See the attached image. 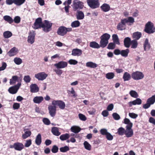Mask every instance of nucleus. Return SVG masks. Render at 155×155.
Returning <instances> with one entry per match:
<instances>
[{
	"label": "nucleus",
	"instance_id": "1",
	"mask_svg": "<svg viewBox=\"0 0 155 155\" xmlns=\"http://www.w3.org/2000/svg\"><path fill=\"white\" fill-rule=\"evenodd\" d=\"M83 3L78 0H74L73 2L72 7L74 11L80 10L83 8Z\"/></svg>",
	"mask_w": 155,
	"mask_h": 155
},
{
	"label": "nucleus",
	"instance_id": "2",
	"mask_svg": "<svg viewBox=\"0 0 155 155\" xmlns=\"http://www.w3.org/2000/svg\"><path fill=\"white\" fill-rule=\"evenodd\" d=\"M52 23L47 20H45L44 23H43V25L42 28L43 30L46 32H48L50 31L51 29Z\"/></svg>",
	"mask_w": 155,
	"mask_h": 155
},
{
	"label": "nucleus",
	"instance_id": "3",
	"mask_svg": "<svg viewBox=\"0 0 155 155\" xmlns=\"http://www.w3.org/2000/svg\"><path fill=\"white\" fill-rule=\"evenodd\" d=\"M145 31L148 33H152L155 32V28L152 22L149 21L146 24Z\"/></svg>",
	"mask_w": 155,
	"mask_h": 155
},
{
	"label": "nucleus",
	"instance_id": "4",
	"mask_svg": "<svg viewBox=\"0 0 155 155\" xmlns=\"http://www.w3.org/2000/svg\"><path fill=\"white\" fill-rule=\"evenodd\" d=\"M155 103V95L148 98L147 103L143 105V107L144 109H147L151 105Z\"/></svg>",
	"mask_w": 155,
	"mask_h": 155
},
{
	"label": "nucleus",
	"instance_id": "5",
	"mask_svg": "<svg viewBox=\"0 0 155 155\" xmlns=\"http://www.w3.org/2000/svg\"><path fill=\"white\" fill-rule=\"evenodd\" d=\"M87 2L88 5L92 8H96L99 6L98 0H87Z\"/></svg>",
	"mask_w": 155,
	"mask_h": 155
},
{
	"label": "nucleus",
	"instance_id": "6",
	"mask_svg": "<svg viewBox=\"0 0 155 155\" xmlns=\"http://www.w3.org/2000/svg\"><path fill=\"white\" fill-rule=\"evenodd\" d=\"M131 76L134 80H138L142 79L144 78V75L141 72L136 71L132 73Z\"/></svg>",
	"mask_w": 155,
	"mask_h": 155
},
{
	"label": "nucleus",
	"instance_id": "7",
	"mask_svg": "<svg viewBox=\"0 0 155 155\" xmlns=\"http://www.w3.org/2000/svg\"><path fill=\"white\" fill-rule=\"evenodd\" d=\"M21 85V83L19 82L16 85L10 87L8 90V91L11 94H15L18 91Z\"/></svg>",
	"mask_w": 155,
	"mask_h": 155
},
{
	"label": "nucleus",
	"instance_id": "8",
	"mask_svg": "<svg viewBox=\"0 0 155 155\" xmlns=\"http://www.w3.org/2000/svg\"><path fill=\"white\" fill-rule=\"evenodd\" d=\"M43 25L42 19L41 18H38L35 20L33 27L34 29H36L42 28Z\"/></svg>",
	"mask_w": 155,
	"mask_h": 155
},
{
	"label": "nucleus",
	"instance_id": "9",
	"mask_svg": "<svg viewBox=\"0 0 155 155\" xmlns=\"http://www.w3.org/2000/svg\"><path fill=\"white\" fill-rule=\"evenodd\" d=\"M52 104L53 106H58L61 109H64L65 107V104L64 102L61 101H53Z\"/></svg>",
	"mask_w": 155,
	"mask_h": 155
},
{
	"label": "nucleus",
	"instance_id": "10",
	"mask_svg": "<svg viewBox=\"0 0 155 155\" xmlns=\"http://www.w3.org/2000/svg\"><path fill=\"white\" fill-rule=\"evenodd\" d=\"M48 76V74L44 72H39L35 74V77L39 81H43Z\"/></svg>",
	"mask_w": 155,
	"mask_h": 155
},
{
	"label": "nucleus",
	"instance_id": "11",
	"mask_svg": "<svg viewBox=\"0 0 155 155\" xmlns=\"http://www.w3.org/2000/svg\"><path fill=\"white\" fill-rule=\"evenodd\" d=\"M126 20H124V19H121L120 22L117 26V29L120 31L124 30L126 28Z\"/></svg>",
	"mask_w": 155,
	"mask_h": 155
},
{
	"label": "nucleus",
	"instance_id": "12",
	"mask_svg": "<svg viewBox=\"0 0 155 155\" xmlns=\"http://www.w3.org/2000/svg\"><path fill=\"white\" fill-rule=\"evenodd\" d=\"M54 65L58 69L64 68L67 67L68 63L66 61H61L54 64Z\"/></svg>",
	"mask_w": 155,
	"mask_h": 155
},
{
	"label": "nucleus",
	"instance_id": "13",
	"mask_svg": "<svg viewBox=\"0 0 155 155\" xmlns=\"http://www.w3.org/2000/svg\"><path fill=\"white\" fill-rule=\"evenodd\" d=\"M18 52V50L17 48L14 47L11 48L7 53V54L9 57L14 56L17 54Z\"/></svg>",
	"mask_w": 155,
	"mask_h": 155
},
{
	"label": "nucleus",
	"instance_id": "14",
	"mask_svg": "<svg viewBox=\"0 0 155 155\" xmlns=\"http://www.w3.org/2000/svg\"><path fill=\"white\" fill-rule=\"evenodd\" d=\"M82 54V51L80 49L75 48L72 51L71 55L73 56L79 57L81 56Z\"/></svg>",
	"mask_w": 155,
	"mask_h": 155
},
{
	"label": "nucleus",
	"instance_id": "15",
	"mask_svg": "<svg viewBox=\"0 0 155 155\" xmlns=\"http://www.w3.org/2000/svg\"><path fill=\"white\" fill-rule=\"evenodd\" d=\"M35 35L34 32H30L28 37L27 41L31 44L35 42Z\"/></svg>",
	"mask_w": 155,
	"mask_h": 155
},
{
	"label": "nucleus",
	"instance_id": "16",
	"mask_svg": "<svg viewBox=\"0 0 155 155\" xmlns=\"http://www.w3.org/2000/svg\"><path fill=\"white\" fill-rule=\"evenodd\" d=\"M48 109L50 115L54 117L55 115L56 108V106L50 105L48 107Z\"/></svg>",
	"mask_w": 155,
	"mask_h": 155
},
{
	"label": "nucleus",
	"instance_id": "17",
	"mask_svg": "<svg viewBox=\"0 0 155 155\" xmlns=\"http://www.w3.org/2000/svg\"><path fill=\"white\" fill-rule=\"evenodd\" d=\"M13 147L15 150L21 151L24 148V146L22 143L17 142L14 144Z\"/></svg>",
	"mask_w": 155,
	"mask_h": 155
},
{
	"label": "nucleus",
	"instance_id": "18",
	"mask_svg": "<svg viewBox=\"0 0 155 155\" xmlns=\"http://www.w3.org/2000/svg\"><path fill=\"white\" fill-rule=\"evenodd\" d=\"M131 128H126L124 134L127 137H130L133 135V131Z\"/></svg>",
	"mask_w": 155,
	"mask_h": 155
},
{
	"label": "nucleus",
	"instance_id": "19",
	"mask_svg": "<svg viewBox=\"0 0 155 155\" xmlns=\"http://www.w3.org/2000/svg\"><path fill=\"white\" fill-rule=\"evenodd\" d=\"M24 133L22 135V137L23 139H26L30 136L31 134V131L28 130V129H26L25 127L24 128Z\"/></svg>",
	"mask_w": 155,
	"mask_h": 155
},
{
	"label": "nucleus",
	"instance_id": "20",
	"mask_svg": "<svg viewBox=\"0 0 155 155\" xmlns=\"http://www.w3.org/2000/svg\"><path fill=\"white\" fill-rule=\"evenodd\" d=\"M141 100L139 98H137L134 101L129 102L128 104L129 107H131L133 105H140L141 104Z\"/></svg>",
	"mask_w": 155,
	"mask_h": 155
},
{
	"label": "nucleus",
	"instance_id": "21",
	"mask_svg": "<svg viewBox=\"0 0 155 155\" xmlns=\"http://www.w3.org/2000/svg\"><path fill=\"white\" fill-rule=\"evenodd\" d=\"M58 34L61 36H63L66 34L65 27L64 26H61L60 27L57 31Z\"/></svg>",
	"mask_w": 155,
	"mask_h": 155
},
{
	"label": "nucleus",
	"instance_id": "22",
	"mask_svg": "<svg viewBox=\"0 0 155 155\" xmlns=\"http://www.w3.org/2000/svg\"><path fill=\"white\" fill-rule=\"evenodd\" d=\"M30 91L32 93H36L39 91V88L35 84H32L30 85Z\"/></svg>",
	"mask_w": 155,
	"mask_h": 155
},
{
	"label": "nucleus",
	"instance_id": "23",
	"mask_svg": "<svg viewBox=\"0 0 155 155\" xmlns=\"http://www.w3.org/2000/svg\"><path fill=\"white\" fill-rule=\"evenodd\" d=\"M101 10L104 12H107L110 10V6L106 3L103 4L101 7Z\"/></svg>",
	"mask_w": 155,
	"mask_h": 155
},
{
	"label": "nucleus",
	"instance_id": "24",
	"mask_svg": "<svg viewBox=\"0 0 155 155\" xmlns=\"http://www.w3.org/2000/svg\"><path fill=\"white\" fill-rule=\"evenodd\" d=\"M43 100L44 98L42 96H36L33 98V101L36 104H40Z\"/></svg>",
	"mask_w": 155,
	"mask_h": 155
},
{
	"label": "nucleus",
	"instance_id": "25",
	"mask_svg": "<svg viewBox=\"0 0 155 155\" xmlns=\"http://www.w3.org/2000/svg\"><path fill=\"white\" fill-rule=\"evenodd\" d=\"M86 66L88 68H95L97 67V64L92 62L89 61L86 63Z\"/></svg>",
	"mask_w": 155,
	"mask_h": 155
},
{
	"label": "nucleus",
	"instance_id": "26",
	"mask_svg": "<svg viewBox=\"0 0 155 155\" xmlns=\"http://www.w3.org/2000/svg\"><path fill=\"white\" fill-rule=\"evenodd\" d=\"M124 123L127 125L126 128H132L133 126V124L130 120L127 118H125L124 120Z\"/></svg>",
	"mask_w": 155,
	"mask_h": 155
},
{
	"label": "nucleus",
	"instance_id": "27",
	"mask_svg": "<svg viewBox=\"0 0 155 155\" xmlns=\"http://www.w3.org/2000/svg\"><path fill=\"white\" fill-rule=\"evenodd\" d=\"M51 132L54 135L56 136H58L61 134V133L59 132L58 128L55 127L52 128Z\"/></svg>",
	"mask_w": 155,
	"mask_h": 155
},
{
	"label": "nucleus",
	"instance_id": "28",
	"mask_svg": "<svg viewBox=\"0 0 155 155\" xmlns=\"http://www.w3.org/2000/svg\"><path fill=\"white\" fill-rule=\"evenodd\" d=\"M131 41V39L130 38H126L124 41V44L125 46L127 48H129L130 46Z\"/></svg>",
	"mask_w": 155,
	"mask_h": 155
},
{
	"label": "nucleus",
	"instance_id": "29",
	"mask_svg": "<svg viewBox=\"0 0 155 155\" xmlns=\"http://www.w3.org/2000/svg\"><path fill=\"white\" fill-rule=\"evenodd\" d=\"M90 46L93 48L98 49L100 48V45L95 41H92L90 42Z\"/></svg>",
	"mask_w": 155,
	"mask_h": 155
},
{
	"label": "nucleus",
	"instance_id": "30",
	"mask_svg": "<svg viewBox=\"0 0 155 155\" xmlns=\"http://www.w3.org/2000/svg\"><path fill=\"white\" fill-rule=\"evenodd\" d=\"M19 77L16 76H13L12 78L10 80V84L11 85L16 83L19 79Z\"/></svg>",
	"mask_w": 155,
	"mask_h": 155
},
{
	"label": "nucleus",
	"instance_id": "31",
	"mask_svg": "<svg viewBox=\"0 0 155 155\" xmlns=\"http://www.w3.org/2000/svg\"><path fill=\"white\" fill-rule=\"evenodd\" d=\"M3 19L9 24H11L13 22L12 18L9 15H5L3 17Z\"/></svg>",
	"mask_w": 155,
	"mask_h": 155
},
{
	"label": "nucleus",
	"instance_id": "32",
	"mask_svg": "<svg viewBox=\"0 0 155 155\" xmlns=\"http://www.w3.org/2000/svg\"><path fill=\"white\" fill-rule=\"evenodd\" d=\"M131 75L127 72H125L124 73L123 76V79L124 81H128L131 78Z\"/></svg>",
	"mask_w": 155,
	"mask_h": 155
},
{
	"label": "nucleus",
	"instance_id": "33",
	"mask_svg": "<svg viewBox=\"0 0 155 155\" xmlns=\"http://www.w3.org/2000/svg\"><path fill=\"white\" fill-rule=\"evenodd\" d=\"M84 15L81 11H78L77 14V18L78 20L82 19L84 18Z\"/></svg>",
	"mask_w": 155,
	"mask_h": 155
},
{
	"label": "nucleus",
	"instance_id": "34",
	"mask_svg": "<svg viewBox=\"0 0 155 155\" xmlns=\"http://www.w3.org/2000/svg\"><path fill=\"white\" fill-rule=\"evenodd\" d=\"M108 43V41L105 40L101 39V41L100 43V47L103 48L105 47Z\"/></svg>",
	"mask_w": 155,
	"mask_h": 155
},
{
	"label": "nucleus",
	"instance_id": "35",
	"mask_svg": "<svg viewBox=\"0 0 155 155\" xmlns=\"http://www.w3.org/2000/svg\"><path fill=\"white\" fill-rule=\"evenodd\" d=\"M70 137V135L68 134H65L61 135L60 137V139L62 141H64L68 139Z\"/></svg>",
	"mask_w": 155,
	"mask_h": 155
},
{
	"label": "nucleus",
	"instance_id": "36",
	"mask_svg": "<svg viewBox=\"0 0 155 155\" xmlns=\"http://www.w3.org/2000/svg\"><path fill=\"white\" fill-rule=\"evenodd\" d=\"M12 33L9 31H5L3 33V37L5 38H8L11 37L12 36Z\"/></svg>",
	"mask_w": 155,
	"mask_h": 155
},
{
	"label": "nucleus",
	"instance_id": "37",
	"mask_svg": "<svg viewBox=\"0 0 155 155\" xmlns=\"http://www.w3.org/2000/svg\"><path fill=\"white\" fill-rule=\"evenodd\" d=\"M41 142V136L40 134L37 136L35 139V143L38 145H40Z\"/></svg>",
	"mask_w": 155,
	"mask_h": 155
},
{
	"label": "nucleus",
	"instance_id": "38",
	"mask_svg": "<svg viewBox=\"0 0 155 155\" xmlns=\"http://www.w3.org/2000/svg\"><path fill=\"white\" fill-rule=\"evenodd\" d=\"M112 39L114 43L117 45L120 44V42L117 35L116 34H114L112 35Z\"/></svg>",
	"mask_w": 155,
	"mask_h": 155
},
{
	"label": "nucleus",
	"instance_id": "39",
	"mask_svg": "<svg viewBox=\"0 0 155 155\" xmlns=\"http://www.w3.org/2000/svg\"><path fill=\"white\" fill-rule=\"evenodd\" d=\"M110 36L109 34L106 33L103 34L101 37L100 38L108 41V40L110 39Z\"/></svg>",
	"mask_w": 155,
	"mask_h": 155
},
{
	"label": "nucleus",
	"instance_id": "40",
	"mask_svg": "<svg viewBox=\"0 0 155 155\" xmlns=\"http://www.w3.org/2000/svg\"><path fill=\"white\" fill-rule=\"evenodd\" d=\"M25 0H14V4L17 6H20L24 3Z\"/></svg>",
	"mask_w": 155,
	"mask_h": 155
},
{
	"label": "nucleus",
	"instance_id": "41",
	"mask_svg": "<svg viewBox=\"0 0 155 155\" xmlns=\"http://www.w3.org/2000/svg\"><path fill=\"white\" fill-rule=\"evenodd\" d=\"M129 52V49H127L124 50H122L121 51L120 54L123 57H126L128 56Z\"/></svg>",
	"mask_w": 155,
	"mask_h": 155
},
{
	"label": "nucleus",
	"instance_id": "42",
	"mask_svg": "<svg viewBox=\"0 0 155 155\" xmlns=\"http://www.w3.org/2000/svg\"><path fill=\"white\" fill-rule=\"evenodd\" d=\"M144 47L145 50H148L150 48V45L148 43V40L147 38L145 40Z\"/></svg>",
	"mask_w": 155,
	"mask_h": 155
},
{
	"label": "nucleus",
	"instance_id": "43",
	"mask_svg": "<svg viewBox=\"0 0 155 155\" xmlns=\"http://www.w3.org/2000/svg\"><path fill=\"white\" fill-rule=\"evenodd\" d=\"M141 34L140 32H137L133 33V37L134 38L138 40L141 37Z\"/></svg>",
	"mask_w": 155,
	"mask_h": 155
},
{
	"label": "nucleus",
	"instance_id": "44",
	"mask_svg": "<svg viewBox=\"0 0 155 155\" xmlns=\"http://www.w3.org/2000/svg\"><path fill=\"white\" fill-rule=\"evenodd\" d=\"M71 130L72 132L76 133L80 132L81 130L79 127L76 126H74L71 128Z\"/></svg>",
	"mask_w": 155,
	"mask_h": 155
},
{
	"label": "nucleus",
	"instance_id": "45",
	"mask_svg": "<svg viewBox=\"0 0 155 155\" xmlns=\"http://www.w3.org/2000/svg\"><path fill=\"white\" fill-rule=\"evenodd\" d=\"M14 61L17 65H20L22 62V59L16 57L14 59Z\"/></svg>",
	"mask_w": 155,
	"mask_h": 155
},
{
	"label": "nucleus",
	"instance_id": "46",
	"mask_svg": "<svg viewBox=\"0 0 155 155\" xmlns=\"http://www.w3.org/2000/svg\"><path fill=\"white\" fill-rule=\"evenodd\" d=\"M130 44L131 45L132 48H135L138 45L137 41L136 40H134L131 41Z\"/></svg>",
	"mask_w": 155,
	"mask_h": 155
},
{
	"label": "nucleus",
	"instance_id": "47",
	"mask_svg": "<svg viewBox=\"0 0 155 155\" xmlns=\"http://www.w3.org/2000/svg\"><path fill=\"white\" fill-rule=\"evenodd\" d=\"M80 25V23L78 21H75L72 22L71 26L72 28H76L79 27Z\"/></svg>",
	"mask_w": 155,
	"mask_h": 155
},
{
	"label": "nucleus",
	"instance_id": "48",
	"mask_svg": "<svg viewBox=\"0 0 155 155\" xmlns=\"http://www.w3.org/2000/svg\"><path fill=\"white\" fill-rule=\"evenodd\" d=\"M84 145L85 149L88 150H91V146L87 141L84 142Z\"/></svg>",
	"mask_w": 155,
	"mask_h": 155
},
{
	"label": "nucleus",
	"instance_id": "49",
	"mask_svg": "<svg viewBox=\"0 0 155 155\" xmlns=\"http://www.w3.org/2000/svg\"><path fill=\"white\" fill-rule=\"evenodd\" d=\"M129 94L130 95L133 97L137 98L138 96L137 93L134 90L131 91L129 92Z\"/></svg>",
	"mask_w": 155,
	"mask_h": 155
},
{
	"label": "nucleus",
	"instance_id": "50",
	"mask_svg": "<svg viewBox=\"0 0 155 155\" xmlns=\"http://www.w3.org/2000/svg\"><path fill=\"white\" fill-rule=\"evenodd\" d=\"M114 76V74L113 72L109 73L106 74V77L108 79H111L113 78Z\"/></svg>",
	"mask_w": 155,
	"mask_h": 155
},
{
	"label": "nucleus",
	"instance_id": "51",
	"mask_svg": "<svg viewBox=\"0 0 155 155\" xmlns=\"http://www.w3.org/2000/svg\"><path fill=\"white\" fill-rule=\"evenodd\" d=\"M125 130L124 128L121 127L118 129L117 133L120 135H123L125 134Z\"/></svg>",
	"mask_w": 155,
	"mask_h": 155
},
{
	"label": "nucleus",
	"instance_id": "52",
	"mask_svg": "<svg viewBox=\"0 0 155 155\" xmlns=\"http://www.w3.org/2000/svg\"><path fill=\"white\" fill-rule=\"evenodd\" d=\"M124 19L126 20V23L129 22L133 23L134 22V18L131 17H129L127 18H124Z\"/></svg>",
	"mask_w": 155,
	"mask_h": 155
},
{
	"label": "nucleus",
	"instance_id": "53",
	"mask_svg": "<svg viewBox=\"0 0 155 155\" xmlns=\"http://www.w3.org/2000/svg\"><path fill=\"white\" fill-rule=\"evenodd\" d=\"M69 147L67 146H65L63 147H61L60 148V150L61 152H65L69 150Z\"/></svg>",
	"mask_w": 155,
	"mask_h": 155
},
{
	"label": "nucleus",
	"instance_id": "54",
	"mask_svg": "<svg viewBox=\"0 0 155 155\" xmlns=\"http://www.w3.org/2000/svg\"><path fill=\"white\" fill-rule=\"evenodd\" d=\"M31 78L29 75H27L24 77L23 80L26 83H29L31 80Z\"/></svg>",
	"mask_w": 155,
	"mask_h": 155
},
{
	"label": "nucleus",
	"instance_id": "55",
	"mask_svg": "<svg viewBox=\"0 0 155 155\" xmlns=\"http://www.w3.org/2000/svg\"><path fill=\"white\" fill-rule=\"evenodd\" d=\"M13 22L16 24L19 23L21 21V18L19 16H16L15 17L14 19H13Z\"/></svg>",
	"mask_w": 155,
	"mask_h": 155
},
{
	"label": "nucleus",
	"instance_id": "56",
	"mask_svg": "<svg viewBox=\"0 0 155 155\" xmlns=\"http://www.w3.org/2000/svg\"><path fill=\"white\" fill-rule=\"evenodd\" d=\"M112 116L114 119L116 120H118L120 119V115L116 113H113Z\"/></svg>",
	"mask_w": 155,
	"mask_h": 155
},
{
	"label": "nucleus",
	"instance_id": "57",
	"mask_svg": "<svg viewBox=\"0 0 155 155\" xmlns=\"http://www.w3.org/2000/svg\"><path fill=\"white\" fill-rule=\"evenodd\" d=\"M100 133L102 135H106L109 133L108 132L107 129L105 128L101 129L100 130Z\"/></svg>",
	"mask_w": 155,
	"mask_h": 155
},
{
	"label": "nucleus",
	"instance_id": "58",
	"mask_svg": "<svg viewBox=\"0 0 155 155\" xmlns=\"http://www.w3.org/2000/svg\"><path fill=\"white\" fill-rule=\"evenodd\" d=\"M78 117L79 119L82 121H85L87 119V118L86 116L82 114H79Z\"/></svg>",
	"mask_w": 155,
	"mask_h": 155
},
{
	"label": "nucleus",
	"instance_id": "59",
	"mask_svg": "<svg viewBox=\"0 0 155 155\" xmlns=\"http://www.w3.org/2000/svg\"><path fill=\"white\" fill-rule=\"evenodd\" d=\"M129 116L130 118L134 119H136L138 117V115L134 113H129Z\"/></svg>",
	"mask_w": 155,
	"mask_h": 155
},
{
	"label": "nucleus",
	"instance_id": "60",
	"mask_svg": "<svg viewBox=\"0 0 155 155\" xmlns=\"http://www.w3.org/2000/svg\"><path fill=\"white\" fill-rule=\"evenodd\" d=\"M115 45L114 43H110L108 45L107 48L109 49H113L115 48Z\"/></svg>",
	"mask_w": 155,
	"mask_h": 155
},
{
	"label": "nucleus",
	"instance_id": "61",
	"mask_svg": "<svg viewBox=\"0 0 155 155\" xmlns=\"http://www.w3.org/2000/svg\"><path fill=\"white\" fill-rule=\"evenodd\" d=\"M68 63L71 65H75L77 64L78 62L77 61L72 59H71L68 61Z\"/></svg>",
	"mask_w": 155,
	"mask_h": 155
},
{
	"label": "nucleus",
	"instance_id": "62",
	"mask_svg": "<svg viewBox=\"0 0 155 155\" xmlns=\"http://www.w3.org/2000/svg\"><path fill=\"white\" fill-rule=\"evenodd\" d=\"M31 144V139L27 140L25 143V146L26 147H29Z\"/></svg>",
	"mask_w": 155,
	"mask_h": 155
},
{
	"label": "nucleus",
	"instance_id": "63",
	"mask_svg": "<svg viewBox=\"0 0 155 155\" xmlns=\"http://www.w3.org/2000/svg\"><path fill=\"white\" fill-rule=\"evenodd\" d=\"M20 104L18 103H14L13 105V108L14 110L18 109L20 107Z\"/></svg>",
	"mask_w": 155,
	"mask_h": 155
},
{
	"label": "nucleus",
	"instance_id": "64",
	"mask_svg": "<svg viewBox=\"0 0 155 155\" xmlns=\"http://www.w3.org/2000/svg\"><path fill=\"white\" fill-rule=\"evenodd\" d=\"M42 120L44 124L46 125H48L50 124V121L47 118H44Z\"/></svg>",
	"mask_w": 155,
	"mask_h": 155
}]
</instances>
